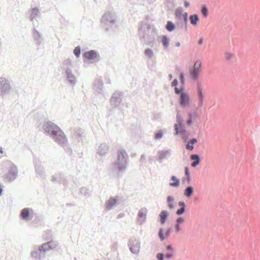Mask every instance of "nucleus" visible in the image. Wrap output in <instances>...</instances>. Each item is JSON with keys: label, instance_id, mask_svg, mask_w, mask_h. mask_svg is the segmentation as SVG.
Returning a JSON list of instances; mask_svg holds the SVG:
<instances>
[{"label": "nucleus", "instance_id": "nucleus-1", "mask_svg": "<svg viewBox=\"0 0 260 260\" xmlns=\"http://www.w3.org/2000/svg\"><path fill=\"white\" fill-rule=\"evenodd\" d=\"M129 156L124 149L118 150L117 159L112 164L113 172L118 175H122L128 165Z\"/></svg>", "mask_w": 260, "mask_h": 260}, {"label": "nucleus", "instance_id": "nucleus-2", "mask_svg": "<svg viewBox=\"0 0 260 260\" xmlns=\"http://www.w3.org/2000/svg\"><path fill=\"white\" fill-rule=\"evenodd\" d=\"M139 30L140 38L145 43L149 45L154 44L157 30L153 25L146 24L144 27L142 26L139 27Z\"/></svg>", "mask_w": 260, "mask_h": 260}, {"label": "nucleus", "instance_id": "nucleus-3", "mask_svg": "<svg viewBox=\"0 0 260 260\" xmlns=\"http://www.w3.org/2000/svg\"><path fill=\"white\" fill-rule=\"evenodd\" d=\"M73 64L72 60L70 58L64 60L62 62L61 69L62 75L65 77L66 80L71 85H74L77 83L76 76L72 73Z\"/></svg>", "mask_w": 260, "mask_h": 260}, {"label": "nucleus", "instance_id": "nucleus-4", "mask_svg": "<svg viewBox=\"0 0 260 260\" xmlns=\"http://www.w3.org/2000/svg\"><path fill=\"white\" fill-rule=\"evenodd\" d=\"M117 22V17L114 12L107 11L102 17L101 24L106 31L113 29Z\"/></svg>", "mask_w": 260, "mask_h": 260}, {"label": "nucleus", "instance_id": "nucleus-5", "mask_svg": "<svg viewBox=\"0 0 260 260\" xmlns=\"http://www.w3.org/2000/svg\"><path fill=\"white\" fill-rule=\"evenodd\" d=\"M12 90V86L7 79L0 77V97L9 95Z\"/></svg>", "mask_w": 260, "mask_h": 260}, {"label": "nucleus", "instance_id": "nucleus-6", "mask_svg": "<svg viewBox=\"0 0 260 260\" xmlns=\"http://www.w3.org/2000/svg\"><path fill=\"white\" fill-rule=\"evenodd\" d=\"M50 137L58 145L63 143V141L67 139L64 133L59 127H57L55 131H53Z\"/></svg>", "mask_w": 260, "mask_h": 260}, {"label": "nucleus", "instance_id": "nucleus-7", "mask_svg": "<svg viewBox=\"0 0 260 260\" xmlns=\"http://www.w3.org/2000/svg\"><path fill=\"white\" fill-rule=\"evenodd\" d=\"M123 93L118 90L115 91L110 99V103L112 107H118L121 102L123 97Z\"/></svg>", "mask_w": 260, "mask_h": 260}, {"label": "nucleus", "instance_id": "nucleus-8", "mask_svg": "<svg viewBox=\"0 0 260 260\" xmlns=\"http://www.w3.org/2000/svg\"><path fill=\"white\" fill-rule=\"evenodd\" d=\"M128 246L130 251L134 254H138L140 252V242L139 240L136 238H131L128 243Z\"/></svg>", "mask_w": 260, "mask_h": 260}, {"label": "nucleus", "instance_id": "nucleus-9", "mask_svg": "<svg viewBox=\"0 0 260 260\" xmlns=\"http://www.w3.org/2000/svg\"><path fill=\"white\" fill-rule=\"evenodd\" d=\"M34 210L30 208H24L21 210L20 214V218L24 221H29L34 217Z\"/></svg>", "mask_w": 260, "mask_h": 260}, {"label": "nucleus", "instance_id": "nucleus-10", "mask_svg": "<svg viewBox=\"0 0 260 260\" xmlns=\"http://www.w3.org/2000/svg\"><path fill=\"white\" fill-rule=\"evenodd\" d=\"M71 132L73 138L76 139L78 142L83 143L84 137V131L80 128H71Z\"/></svg>", "mask_w": 260, "mask_h": 260}, {"label": "nucleus", "instance_id": "nucleus-11", "mask_svg": "<svg viewBox=\"0 0 260 260\" xmlns=\"http://www.w3.org/2000/svg\"><path fill=\"white\" fill-rule=\"evenodd\" d=\"M18 176V170L16 166L14 165L11 166L9 170L8 173L6 175V180L7 182H11L13 181Z\"/></svg>", "mask_w": 260, "mask_h": 260}, {"label": "nucleus", "instance_id": "nucleus-12", "mask_svg": "<svg viewBox=\"0 0 260 260\" xmlns=\"http://www.w3.org/2000/svg\"><path fill=\"white\" fill-rule=\"evenodd\" d=\"M57 127L58 126L53 122L48 121L44 123L43 129L45 134L50 136L52 133H53V131H55Z\"/></svg>", "mask_w": 260, "mask_h": 260}, {"label": "nucleus", "instance_id": "nucleus-13", "mask_svg": "<svg viewBox=\"0 0 260 260\" xmlns=\"http://www.w3.org/2000/svg\"><path fill=\"white\" fill-rule=\"evenodd\" d=\"M36 173L37 177H44L45 174V169L42 165L41 161L38 159L34 160Z\"/></svg>", "mask_w": 260, "mask_h": 260}, {"label": "nucleus", "instance_id": "nucleus-14", "mask_svg": "<svg viewBox=\"0 0 260 260\" xmlns=\"http://www.w3.org/2000/svg\"><path fill=\"white\" fill-rule=\"evenodd\" d=\"M190 102V96L188 93L185 92L183 94L181 95L179 99V103L182 108L188 107Z\"/></svg>", "mask_w": 260, "mask_h": 260}, {"label": "nucleus", "instance_id": "nucleus-15", "mask_svg": "<svg viewBox=\"0 0 260 260\" xmlns=\"http://www.w3.org/2000/svg\"><path fill=\"white\" fill-rule=\"evenodd\" d=\"M171 154V149H167V150H159L157 152V157L158 161L161 163L162 162V160L167 158L168 157H170Z\"/></svg>", "mask_w": 260, "mask_h": 260}, {"label": "nucleus", "instance_id": "nucleus-16", "mask_svg": "<svg viewBox=\"0 0 260 260\" xmlns=\"http://www.w3.org/2000/svg\"><path fill=\"white\" fill-rule=\"evenodd\" d=\"M83 57L84 58L88 60H93L99 57V54L96 50H90L85 52L83 54Z\"/></svg>", "mask_w": 260, "mask_h": 260}, {"label": "nucleus", "instance_id": "nucleus-17", "mask_svg": "<svg viewBox=\"0 0 260 260\" xmlns=\"http://www.w3.org/2000/svg\"><path fill=\"white\" fill-rule=\"evenodd\" d=\"M202 68H197L196 67H192L189 70V76L191 80L194 81H197L199 78L200 72L201 71Z\"/></svg>", "mask_w": 260, "mask_h": 260}, {"label": "nucleus", "instance_id": "nucleus-18", "mask_svg": "<svg viewBox=\"0 0 260 260\" xmlns=\"http://www.w3.org/2000/svg\"><path fill=\"white\" fill-rule=\"evenodd\" d=\"M29 14V19L30 21L33 22L34 19L39 17L41 15L40 9L38 7H34L28 11Z\"/></svg>", "mask_w": 260, "mask_h": 260}, {"label": "nucleus", "instance_id": "nucleus-19", "mask_svg": "<svg viewBox=\"0 0 260 260\" xmlns=\"http://www.w3.org/2000/svg\"><path fill=\"white\" fill-rule=\"evenodd\" d=\"M197 94L198 101H204L205 95L203 92V86L200 82L197 84Z\"/></svg>", "mask_w": 260, "mask_h": 260}, {"label": "nucleus", "instance_id": "nucleus-20", "mask_svg": "<svg viewBox=\"0 0 260 260\" xmlns=\"http://www.w3.org/2000/svg\"><path fill=\"white\" fill-rule=\"evenodd\" d=\"M147 210L146 208H141L138 213V220L142 224L145 222L147 217Z\"/></svg>", "mask_w": 260, "mask_h": 260}, {"label": "nucleus", "instance_id": "nucleus-21", "mask_svg": "<svg viewBox=\"0 0 260 260\" xmlns=\"http://www.w3.org/2000/svg\"><path fill=\"white\" fill-rule=\"evenodd\" d=\"M188 119L186 121V124L187 126H190L192 124L193 120H196L199 117V115L197 111L195 112H188L187 113Z\"/></svg>", "mask_w": 260, "mask_h": 260}, {"label": "nucleus", "instance_id": "nucleus-22", "mask_svg": "<svg viewBox=\"0 0 260 260\" xmlns=\"http://www.w3.org/2000/svg\"><path fill=\"white\" fill-rule=\"evenodd\" d=\"M104 84L102 80H96L94 82L93 89L94 91L99 94L103 92Z\"/></svg>", "mask_w": 260, "mask_h": 260}, {"label": "nucleus", "instance_id": "nucleus-23", "mask_svg": "<svg viewBox=\"0 0 260 260\" xmlns=\"http://www.w3.org/2000/svg\"><path fill=\"white\" fill-rule=\"evenodd\" d=\"M32 32L33 38L36 43V44L38 46H40L43 41L42 35L35 27H34L32 29Z\"/></svg>", "mask_w": 260, "mask_h": 260}, {"label": "nucleus", "instance_id": "nucleus-24", "mask_svg": "<svg viewBox=\"0 0 260 260\" xmlns=\"http://www.w3.org/2000/svg\"><path fill=\"white\" fill-rule=\"evenodd\" d=\"M190 159L193 160L190 164L192 168H196L201 163V161L200 156L198 154H192L190 156Z\"/></svg>", "mask_w": 260, "mask_h": 260}, {"label": "nucleus", "instance_id": "nucleus-25", "mask_svg": "<svg viewBox=\"0 0 260 260\" xmlns=\"http://www.w3.org/2000/svg\"><path fill=\"white\" fill-rule=\"evenodd\" d=\"M169 216V213L167 210H162L158 215L159 222L161 224H165Z\"/></svg>", "mask_w": 260, "mask_h": 260}, {"label": "nucleus", "instance_id": "nucleus-26", "mask_svg": "<svg viewBox=\"0 0 260 260\" xmlns=\"http://www.w3.org/2000/svg\"><path fill=\"white\" fill-rule=\"evenodd\" d=\"M109 147L106 143L101 144L98 149V153L100 156H104L108 151Z\"/></svg>", "mask_w": 260, "mask_h": 260}, {"label": "nucleus", "instance_id": "nucleus-27", "mask_svg": "<svg viewBox=\"0 0 260 260\" xmlns=\"http://www.w3.org/2000/svg\"><path fill=\"white\" fill-rule=\"evenodd\" d=\"M32 223L34 224L41 225L44 220V217L43 215H39L34 212V217L32 219Z\"/></svg>", "mask_w": 260, "mask_h": 260}, {"label": "nucleus", "instance_id": "nucleus-28", "mask_svg": "<svg viewBox=\"0 0 260 260\" xmlns=\"http://www.w3.org/2000/svg\"><path fill=\"white\" fill-rule=\"evenodd\" d=\"M189 20L190 24L193 26H197L200 21L199 16L197 14L190 15L189 17Z\"/></svg>", "mask_w": 260, "mask_h": 260}, {"label": "nucleus", "instance_id": "nucleus-29", "mask_svg": "<svg viewBox=\"0 0 260 260\" xmlns=\"http://www.w3.org/2000/svg\"><path fill=\"white\" fill-rule=\"evenodd\" d=\"M59 145L63 148L64 150L67 153L70 155H72L73 150L70 146L69 145L68 139L63 141V143L60 144Z\"/></svg>", "mask_w": 260, "mask_h": 260}, {"label": "nucleus", "instance_id": "nucleus-30", "mask_svg": "<svg viewBox=\"0 0 260 260\" xmlns=\"http://www.w3.org/2000/svg\"><path fill=\"white\" fill-rule=\"evenodd\" d=\"M184 218L180 216L177 218L174 225V230L176 233H178L181 230L180 224L184 221Z\"/></svg>", "mask_w": 260, "mask_h": 260}, {"label": "nucleus", "instance_id": "nucleus-31", "mask_svg": "<svg viewBox=\"0 0 260 260\" xmlns=\"http://www.w3.org/2000/svg\"><path fill=\"white\" fill-rule=\"evenodd\" d=\"M170 180L172 182L169 183V185L172 187H178L180 184V180L177 178L175 176H172L170 178Z\"/></svg>", "mask_w": 260, "mask_h": 260}, {"label": "nucleus", "instance_id": "nucleus-32", "mask_svg": "<svg viewBox=\"0 0 260 260\" xmlns=\"http://www.w3.org/2000/svg\"><path fill=\"white\" fill-rule=\"evenodd\" d=\"M194 192V188L191 185L187 186L184 190V196L187 198H190Z\"/></svg>", "mask_w": 260, "mask_h": 260}, {"label": "nucleus", "instance_id": "nucleus-33", "mask_svg": "<svg viewBox=\"0 0 260 260\" xmlns=\"http://www.w3.org/2000/svg\"><path fill=\"white\" fill-rule=\"evenodd\" d=\"M79 192L81 195L83 196L85 198L90 197L92 194V191L86 187H81L80 188Z\"/></svg>", "mask_w": 260, "mask_h": 260}, {"label": "nucleus", "instance_id": "nucleus-34", "mask_svg": "<svg viewBox=\"0 0 260 260\" xmlns=\"http://www.w3.org/2000/svg\"><path fill=\"white\" fill-rule=\"evenodd\" d=\"M57 177L58 183L62 184L64 185H67L68 181L62 173L59 172L57 173Z\"/></svg>", "mask_w": 260, "mask_h": 260}, {"label": "nucleus", "instance_id": "nucleus-35", "mask_svg": "<svg viewBox=\"0 0 260 260\" xmlns=\"http://www.w3.org/2000/svg\"><path fill=\"white\" fill-rule=\"evenodd\" d=\"M117 199L115 198H110L107 202L106 210H109L116 204Z\"/></svg>", "mask_w": 260, "mask_h": 260}, {"label": "nucleus", "instance_id": "nucleus-36", "mask_svg": "<svg viewBox=\"0 0 260 260\" xmlns=\"http://www.w3.org/2000/svg\"><path fill=\"white\" fill-rule=\"evenodd\" d=\"M42 252H40L39 248L38 249H34L30 253L31 257L34 260L41 259L42 258L40 253Z\"/></svg>", "mask_w": 260, "mask_h": 260}, {"label": "nucleus", "instance_id": "nucleus-37", "mask_svg": "<svg viewBox=\"0 0 260 260\" xmlns=\"http://www.w3.org/2000/svg\"><path fill=\"white\" fill-rule=\"evenodd\" d=\"M174 201L175 199L173 196H169L167 198L168 207L171 210L175 208Z\"/></svg>", "mask_w": 260, "mask_h": 260}, {"label": "nucleus", "instance_id": "nucleus-38", "mask_svg": "<svg viewBox=\"0 0 260 260\" xmlns=\"http://www.w3.org/2000/svg\"><path fill=\"white\" fill-rule=\"evenodd\" d=\"M176 26L175 23H174L171 21H168L167 22V24L165 26L166 29L169 31V32H173L176 28Z\"/></svg>", "mask_w": 260, "mask_h": 260}, {"label": "nucleus", "instance_id": "nucleus-39", "mask_svg": "<svg viewBox=\"0 0 260 260\" xmlns=\"http://www.w3.org/2000/svg\"><path fill=\"white\" fill-rule=\"evenodd\" d=\"M161 43L165 49L168 48L170 44L169 38L166 35L162 36Z\"/></svg>", "mask_w": 260, "mask_h": 260}, {"label": "nucleus", "instance_id": "nucleus-40", "mask_svg": "<svg viewBox=\"0 0 260 260\" xmlns=\"http://www.w3.org/2000/svg\"><path fill=\"white\" fill-rule=\"evenodd\" d=\"M51 244L50 243L46 242L41 245L39 247V250L40 252H46L49 251V248H48V245Z\"/></svg>", "mask_w": 260, "mask_h": 260}, {"label": "nucleus", "instance_id": "nucleus-41", "mask_svg": "<svg viewBox=\"0 0 260 260\" xmlns=\"http://www.w3.org/2000/svg\"><path fill=\"white\" fill-rule=\"evenodd\" d=\"M201 11L203 17L206 18L208 17L209 11L206 5H204L202 6Z\"/></svg>", "mask_w": 260, "mask_h": 260}, {"label": "nucleus", "instance_id": "nucleus-42", "mask_svg": "<svg viewBox=\"0 0 260 260\" xmlns=\"http://www.w3.org/2000/svg\"><path fill=\"white\" fill-rule=\"evenodd\" d=\"M182 130V132L181 133V136L183 140H187L188 138V134L186 131V129L184 128L183 126V128H181Z\"/></svg>", "mask_w": 260, "mask_h": 260}, {"label": "nucleus", "instance_id": "nucleus-43", "mask_svg": "<svg viewBox=\"0 0 260 260\" xmlns=\"http://www.w3.org/2000/svg\"><path fill=\"white\" fill-rule=\"evenodd\" d=\"M144 55L151 58L154 56L153 51L150 48H147L144 51Z\"/></svg>", "mask_w": 260, "mask_h": 260}, {"label": "nucleus", "instance_id": "nucleus-44", "mask_svg": "<svg viewBox=\"0 0 260 260\" xmlns=\"http://www.w3.org/2000/svg\"><path fill=\"white\" fill-rule=\"evenodd\" d=\"M157 235L161 241H163L165 240L166 237L163 228H161L159 229Z\"/></svg>", "mask_w": 260, "mask_h": 260}, {"label": "nucleus", "instance_id": "nucleus-45", "mask_svg": "<svg viewBox=\"0 0 260 260\" xmlns=\"http://www.w3.org/2000/svg\"><path fill=\"white\" fill-rule=\"evenodd\" d=\"M43 237L44 239L45 240H50L52 237V232L50 230H47L45 232L43 235Z\"/></svg>", "mask_w": 260, "mask_h": 260}, {"label": "nucleus", "instance_id": "nucleus-46", "mask_svg": "<svg viewBox=\"0 0 260 260\" xmlns=\"http://www.w3.org/2000/svg\"><path fill=\"white\" fill-rule=\"evenodd\" d=\"M179 79L182 86H184L185 83V75L183 72H181L179 74Z\"/></svg>", "mask_w": 260, "mask_h": 260}, {"label": "nucleus", "instance_id": "nucleus-47", "mask_svg": "<svg viewBox=\"0 0 260 260\" xmlns=\"http://www.w3.org/2000/svg\"><path fill=\"white\" fill-rule=\"evenodd\" d=\"M73 53L77 58L79 57L81 55V47L80 46H76L73 50Z\"/></svg>", "mask_w": 260, "mask_h": 260}, {"label": "nucleus", "instance_id": "nucleus-48", "mask_svg": "<svg viewBox=\"0 0 260 260\" xmlns=\"http://www.w3.org/2000/svg\"><path fill=\"white\" fill-rule=\"evenodd\" d=\"M164 135V132L162 130H159L158 132L154 133V139L156 140L161 139Z\"/></svg>", "mask_w": 260, "mask_h": 260}, {"label": "nucleus", "instance_id": "nucleus-49", "mask_svg": "<svg viewBox=\"0 0 260 260\" xmlns=\"http://www.w3.org/2000/svg\"><path fill=\"white\" fill-rule=\"evenodd\" d=\"M182 118L178 113L176 116V121L179 123L180 128H183L184 125L182 123Z\"/></svg>", "mask_w": 260, "mask_h": 260}, {"label": "nucleus", "instance_id": "nucleus-50", "mask_svg": "<svg viewBox=\"0 0 260 260\" xmlns=\"http://www.w3.org/2000/svg\"><path fill=\"white\" fill-rule=\"evenodd\" d=\"M185 92H186L184 91V86H182V89L177 87H175V93L176 94L180 95V96L183 94Z\"/></svg>", "mask_w": 260, "mask_h": 260}, {"label": "nucleus", "instance_id": "nucleus-51", "mask_svg": "<svg viewBox=\"0 0 260 260\" xmlns=\"http://www.w3.org/2000/svg\"><path fill=\"white\" fill-rule=\"evenodd\" d=\"M178 25H180V27L184 26L185 30H187L188 29V19H183V22L178 23Z\"/></svg>", "mask_w": 260, "mask_h": 260}, {"label": "nucleus", "instance_id": "nucleus-52", "mask_svg": "<svg viewBox=\"0 0 260 260\" xmlns=\"http://www.w3.org/2000/svg\"><path fill=\"white\" fill-rule=\"evenodd\" d=\"M47 243H51L48 245V248H49V250L55 248L57 246V243L55 242L52 240L47 242Z\"/></svg>", "mask_w": 260, "mask_h": 260}, {"label": "nucleus", "instance_id": "nucleus-53", "mask_svg": "<svg viewBox=\"0 0 260 260\" xmlns=\"http://www.w3.org/2000/svg\"><path fill=\"white\" fill-rule=\"evenodd\" d=\"M182 10L181 8H178L176 11V16L179 20L182 19Z\"/></svg>", "mask_w": 260, "mask_h": 260}, {"label": "nucleus", "instance_id": "nucleus-54", "mask_svg": "<svg viewBox=\"0 0 260 260\" xmlns=\"http://www.w3.org/2000/svg\"><path fill=\"white\" fill-rule=\"evenodd\" d=\"M186 211V208H182L180 207L179 209H178L176 211V214L178 216H181L182 215H183Z\"/></svg>", "mask_w": 260, "mask_h": 260}, {"label": "nucleus", "instance_id": "nucleus-55", "mask_svg": "<svg viewBox=\"0 0 260 260\" xmlns=\"http://www.w3.org/2000/svg\"><path fill=\"white\" fill-rule=\"evenodd\" d=\"M156 256L157 260H164L166 255L162 252H159L156 254Z\"/></svg>", "mask_w": 260, "mask_h": 260}, {"label": "nucleus", "instance_id": "nucleus-56", "mask_svg": "<svg viewBox=\"0 0 260 260\" xmlns=\"http://www.w3.org/2000/svg\"><path fill=\"white\" fill-rule=\"evenodd\" d=\"M165 5L169 9L171 8L173 6V0H166Z\"/></svg>", "mask_w": 260, "mask_h": 260}, {"label": "nucleus", "instance_id": "nucleus-57", "mask_svg": "<svg viewBox=\"0 0 260 260\" xmlns=\"http://www.w3.org/2000/svg\"><path fill=\"white\" fill-rule=\"evenodd\" d=\"M186 149L188 150L191 151L194 149V146L188 141L185 145Z\"/></svg>", "mask_w": 260, "mask_h": 260}, {"label": "nucleus", "instance_id": "nucleus-58", "mask_svg": "<svg viewBox=\"0 0 260 260\" xmlns=\"http://www.w3.org/2000/svg\"><path fill=\"white\" fill-rule=\"evenodd\" d=\"M233 56V54L229 52H226L224 54L225 58L228 60H230L232 58Z\"/></svg>", "mask_w": 260, "mask_h": 260}, {"label": "nucleus", "instance_id": "nucleus-59", "mask_svg": "<svg viewBox=\"0 0 260 260\" xmlns=\"http://www.w3.org/2000/svg\"><path fill=\"white\" fill-rule=\"evenodd\" d=\"M184 175L185 177H189L190 176L189 168L188 167L184 168Z\"/></svg>", "mask_w": 260, "mask_h": 260}, {"label": "nucleus", "instance_id": "nucleus-60", "mask_svg": "<svg viewBox=\"0 0 260 260\" xmlns=\"http://www.w3.org/2000/svg\"><path fill=\"white\" fill-rule=\"evenodd\" d=\"M171 232H172V229L171 228H167L165 232V237L166 238L169 237L170 235Z\"/></svg>", "mask_w": 260, "mask_h": 260}, {"label": "nucleus", "instance_id": "nucleus-61", "mask_svg": "<svg viewBox=\"0 0 260 260\" xmlns=\"http://www.w3.org/2000/svg\"><path fill=\"white\" fill-rule=\"evenodd\" d=\"M204 101H198V107L196 108V110L198 111H201V108L203 107L204 105Z\"/></svg>", "mask_w": 260, "mask_h": 260}, {"label": "nucleus", "instance_id": "nucleus-62", "mask_svg": "<svg viewBox=\"0 0 260 260\" xmlns=\"http://www.w3.org/2000/svg\"><path fill=\"white\" fill-rule=\"evenodd\" d=\"M178 84V81L177 79H174L173 81L171 83V86L172 87H176Z\"/></svg>", "mask_w": 260, "mask_h": 260}, {"label": "nucleus", "instance_id": "nucleus-63", "mask_svg": "<svg viewBox=\"0 0 260 260\" xmlns=\"http://www.w3.org/2000/svg\"><path fill=\"white\" fill-rule=\"evenodd\" d=\"M174 129H175V135H178L179 134V129L178 127V125L177 124H175L174 125Z\"/></svg>", "mask_w": 260, "mask_h": 260}, {"label": "nucleus", "instance_id": "nucleus-64", "mask_svg": "<svg viewBox=\"0 0 260 260\" xmlns=\"http://www.w3.org/2000/svg\"><path fill=\"white\" fill-rule=\"evenodd\" d=\"M166 249L167 251L173 252L174 248L172 244H169L167 245L166 247Z\"/></svg>", "mask_w": 260, "mask_h": 260}]
</instances>
